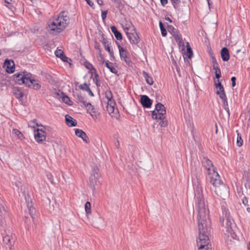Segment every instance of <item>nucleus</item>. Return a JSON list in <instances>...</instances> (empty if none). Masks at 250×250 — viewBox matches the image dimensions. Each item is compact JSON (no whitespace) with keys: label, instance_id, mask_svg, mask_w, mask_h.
I'll use <instances>...</instances> for the list:
<instances>
[{"label":"nucleus","instance_id":"obj_1","mask_svg":"<svg viewBox=\"0 0 250 250\" xmlns=\"http://www.w3.org/2000/svg\"><path fill=\"white\" fill-rule=\"evenodd\" d=\"M196 207L198 211L199 237L197 244L199 250H212L207 232L210 229L209 210L205 203L201 187H197L195 193Z\"/></svg>","mask_w":250,"mask_h":250},{"label":"nucleus","instance_id":"obj_2","mask_svg":"<svg viewBox=\"0 0 250 250\" xmlns=\"http://www.w3.org/2000/svg\"><path fill=\"white\" fill-rule=\"evenodd\" d=\"M69 18L65 12L60 13L57 16L49 20L46 28L48 32L56 35L63 31L69 23Z\"/></svg>","mask_w":250,"mask_h":250},{"label":"nucleus","instance_id":"obj_3","mask_svg":"<svg viewBox=\"0 0 250 250\" xmlns=\"http://www.w3.org/2000/svg\"><path fill=\"white\" fill-rule=\"evenodd\" d=\"M14 76L16 78V82L20 84H25L35 90H38L41 87V83L38 80L32 78L30 74H25L21 73L15 74Z\"/></svg>","mask_w":250,"mask_h":250},{"label":"nucleus","instance_id":"obj_4","mask_svg":"<svg viewBox=\"0 0 250 250\" xmlns=\"http://www.w3.org/2000/svg\"><path fill=\"white\" fill-rule=\"evenodd\" d=\"M123 28L132 44H137L139 42V37L133 25L129 23L123 26Z\"/></svg>","mask_w":250,"mask_h":250},{"label":"nucleus","instance_id":"obj_5","mask_svg":"<svg viewBox=\"0 0 250 250\" xmlns=\"http://www.w3.org/2000/svg\"><path fill=\"white\" fill-rule=\"evenodd\" d=\"M166 110H152V117L153 119L160 121L159 125L162 127L167 125V121L166 119Z\"/></svg>","mask_w":250,"mask_h":250},{"label":"nucleus","instance_id":"obj_6","mask_svg":"<svg viewBox=\"0 0 250 250\" xmlns=\"http://www.w3.org/2000/svg\"><path fill=\"white\" fill-rule=\"evenodd\" d=\"M208 175L210 180V183L214 187H218L223 183L221 180L220 175L215 170L208 172Z\"/></svg>","mask_w":250,"mask_h":250},{"label":"nucleus","instance_id":"obj_7","mask_svg":"<svg viewBox=\"0 0 250 250\" xmlns=\"http://www.w3.org/2000/svg\"><path fill=\"white\" fill-rule=\"evenodd\" d=\"M215 192L216 194L219 196L221 198L225 199L229 194V188L223 183L221 184L218 187H215Z\"/></svg>","mask_w":250,"mask_h":250},{"label":"nucleus","instance_id":"obj_8","mask_svg":"<svg viewBox=\"0 0 250 250\" xmlns=\"http://www.w3.org/2000/svg\"><path fill=\"white\" fill-rule=\"evenodd\" d=\"M223 219L221 218L220 220L222 223L223 226H226L228 229L230 227L231 225V217L230 216V212L227 208H224L223 211Z\"/></svg>","mask_w":250,"mask_h":250},{"label":"nucleus","instance_id":"obj_9","mask_svg":"<svg viewBox=\"0 0 250 250\" xmlns=\"http://www.w3.org/2000/svg\"><path fill=\"white\" fill-rule=\"evenodd\" d=\"M218 83L215 84V87L216 89V94L219 96L220 99L224 103V104L227 103V98L225 93L224 88L223 86L221 84L219 80H218Z\"/></svg>","mask_w":250,"mask_h":250},{"label":"nucleus","instance_id":"obj_10","mask_svg":"<svg viewBox=\"0 0 250 250\" xmlns=\"http://www.w3.org/2000/svg\"><path fill=\"white\" fill-rule=\"evenodd\" d=\"M35 139L39 143H42L46 140V133L42 129H37L34 134Z\"/></svg>","mask_w":250,"mask_h":250},{"label":"nucleus","instance_id":"obj_11","mask_svg":"<svg viewBox=\"0 0 250 250\" xmlns=\"http://www.w3.org/2000/svg\"><path fill=\"white\" fill-rule=\"evenodd\" d=\"M203 167L207 170V173L215 170L212 162L207 157H204L202 161Z\"/></svg>","mask_w":250,"mask_h":250},{"label":"nucleus","instance_id":"obj_12","mask_svg":"<svg viewBox=\"0 0 250 250\" xmlns=\"http://www.w3.org/2000/svg\"><path fill=\"white\" fill-rule=\"evenodd\" d=\"M3 242L7 248L12 249L14 244V240L11 235L7 234L3 237Z\"/></svg>","mask_w":250,"mask_h":250},{"label":"nucleus","instance_id":"obj_13","mask_svg":"<svg viewBox=\"0 0 250 250\" xmlns=\"http://www.w3.org/2000/svg\"><path fill=\"white\" fill-rule=\"evenodd\" d=\"M100 176L99 169L97 166H94L92 168V173L90 178V182H96Z\"/></svg>","mask_w":250,"mask_h":250},{"label":"nucleus","instance_id":"obj_14","mask_svg":"<svg viewBox=\"0 0 250 250\" xmlns=\"http://www.w3.org/2000/svg\"><path fill=\"white\" fill-rule=\"evenodd\" d=\"M4 67L9 73H12L15 71V63L12 60H6L4 62Z\"/></svg>","mask_w":250,"mask_h":250},{"label":"nucleus","instance_id":"obj_15","mask_svg":"<svg viewBox=\"0 0 250 250\" xmlns=\"http://www.w3.org/2000/svg\"><path fill=\"white\" fill-rule=\"evenodd\" d=\"M118 48L120 52L121 58L127 64L130 63V60L127 57V52L124 48L121 47L120 45H118Z\"/></svg>","mask_w":250,"mask_h":250},{"label":"nucleus","instance_id":"obj_16","mask_svg":"<svg viewBox=\"0 0 250 250\" xmlns=\"http://www.w3.org/2000/svg\"><path fill=\"white\" fill-rule=\"evenodd\" d=\"M56 94L58 98L62 99V101L66 104L69 105L72 104V101L70 100L69 98L67 96L65 95L63 93L58 91L57 92Z\"/></svg>","mask_w":250,"mask_h":250},{"label":"nucleus","instance_id":"obj_17","mask_svg":"<svg viewBox=\"0 0 250 250\" xmlns=\"http://www.w3.org/2000/svg\"><path fill=\"white\" fill-rule=\"evenodd\" d=\"M141 102L145 108H150L152 104V101L146 95H143L141 97Z\"/></svg>","mask_w":250,"mask_h":250},{"label":"nucleus","instance_id":"obj_18","mask_svg":"<svg viewBox=\"0 0 250 250\" xmlns=\"http://www.w3.org/2000/svg\"><path fill=\"white\" fill-rule=\"evenodd\" d=\"M75 134L79 137L81 138L86 143L89 142V139L86 134L82 129L77 128L75 129Z\"/></svg>","mask_w":250,"mask_h":250},{"label":"nucleus","instance_id":"obj_19","mask_svg":"<svg viewBox=\"0 0 250 250\" xmlns=\"http://www.w3.org/2000/svg\"><path fill=\"white\" fill-rule=\"evenodd\" d=\"M66 124L70 127L76 126L77 125V121L69 115L65 116Z\"/></svg>","mask_w":250,"mask_h":250},{"label":"nucleus","instance_id":"obj_20","mask_svg":"<svg viewBox=\"0 0 250 250\" xmlns=\"http://www.w3.org/2000/svg\"><path fill=\"white\" fill-rule=\"evenodd\" d=\"M221 55L222 60L224 61H228L229 59V54L228 49L224 47L222 49L221 51Z\"/></svg>","mask_w":250,"mask_h":250},{"label":"nucleus","instance_id":"obj_21","mask_svg":"<svg viewBox=\"0 0 250 250\" xmlns=\"http://www.w3.org/2000/svg\"><path fill=\"white\" fill-rule=\"evenodd\" d=\"M102 42L103 44L104 45L105 49L107 51H108V52L109 53V55L111 56H113V52L110 49V46H109L108 41L107 40H106L105 39L103 38L102 41Z\"/></svg>","mask_w":250,"mask_h":250},{"label":"nucleus","instance_id":"obj_22","mask_svg":"<svg viewBox=\"0 0 250 250\" xmlns=\"http://www.w3.org/2000/svg\"><path fill=\"white\" fill-rule=\"evenodd\" d=\"M80 88L81 89H82L83 90H85V91H87L90 96H91V97L94 96V94H93V92H92V91L91 90V89H90L89 84H88L87 83H84L81 84L80 86Z\"/></svg>","mask_w":250,"mask_h":250},{"label":"nucleus","instance_id":"obj_23","mask_svg":"<svg viewBox=\"0 0 250 250\" xmlns=\"http://www.w3.org/2000/svg\"><path fill=\"white\" fill-rule=\"evenodd\" d=\"M13 93L17 98H21L23 96V93L22 91L18 87H14L13 88Z\"/></svg>","mask_w":250,"mask_h":250},{"label":"nucleus","instance_id":"obj_24","mask_svg":"<svg viewBox=\"0 0 250 250\" xmlns=\"http://www.w3.org/2000/svg\"><path fill=\"white\" fill-rule=\"evenodd\" d=\"M108 114L113 119L116 120L120 119V114L119 113V110H108Z\"/></svg>","mask_w":250,"mask_h":250},{"label":"nucleus","instance_id":"obj_25","mask_svg":"<svg viewBox=\"0 0 250 250\" xmlns=\"http://www.w3.org/2000/svg\"><path fill=\"white\" fill-rule=\"evenodd\" d=\"M55 55L60 58L63 62H66L67 58L63 56V52L61 49H57L55 52Z\"/></svg>","mask_w":250,"mask_h":250},{"label":"nucleus","instance_id":"obj_26","mask_svg":"<svg viewBox=\"0 0 250 250\" xmlns=\"http://www.w3.org/2000/svg\"><path fill=\"white\" fill-rule=\"evenodd\" d=\"M105 66L108 68L110 71L115 74L117 73V70L112 63L109 62L108 61L105 62Z\"/></svg>","mask_w":250,"mask_h":250},{"label":"nucleus","instance_id":"obj_27","mask_svg":"<svg viewBox=\"0 0 250 250\" xmlns=\"http://www.w3.org/2000/svg\"><path fill=\"white\" fill-rule=\"evenodd\" d=\"M7 214V212L4 206L0 203V219H2Z\"/></svg>","mask_w":250,"mask_h":250},{"label":"nucleus","instance_id":"obj_28","mask_svg":"<svg viewBox=\"0 0 250 250\" xmlns=\"http://www.w3.org/2000/svg\"><path fill=\"white\" fill-rule=\"evenodd\" d=\"M116 105V103L113 99L107 100V108L109 109H114Z\"/></svg>","mask_w":250,"mask_h":250},{"label":"nucleus","instance_id":"obj_29","mask_svg":"<svg viewBox=\"0 0 250 250\" xmlns=\"http://www.w3.org/2000/svg\"><path fill=\"white\" fill-rule=\"evenodd\" d=\"M143 75L146 79V83L149 85H152L153 83V81L152 77L149 76V75L145 72H143Z\"/></svg>","mask_w":250,"mask_h":250},{"label":"nucleus","instance_id":"obj_30","mask_svg":"<svg viewBox=\"0 0 250 250\" xmlns=\"http://www.w3.org/2000/svg\"><path fill=\"white\" fill-rule=\"evenodd\" d=\"M93 119H97L99 117L100 113L98 110H87Z\"/></svg>","mask_w":250,"mask_h":250},{"label":"nucleus","instance_id":"obj_31","mask_svg":"<svg viewBox=\"0 0 250 250\" xmlns=\"http://www.w3.org/2000/svg\"><path fill=\"white\" fill-rule=\"evenodd\" d=\"M12 133L15 134L19 139L22 140L23 138V135L21 132L17 129H13L12 130Z\"/></svg>","mask_w":250,"mask_h":250},{"label":"nucleus","instance_id":"obj_32","mask_svg":"<svg viewBox=\"0 0 250 250\" xmlns=\"http://www.w3.org/2000/svg\"><path fill=\"white\" fill-rule=\"evenodd\" d=\"M172 29H173V36L174 37L176 42L181 40L182 38L181 34L177 30H174L173 27H172Z\"/></svg>","mask_w":250,"mask_h":250},{"label":"nucleus","instance_id":"obj_33","mask_svg":"<svg viewBox=\"0 0 250 250\" xmlns=\"http://www.w3.org/2000/svg\"><path fill=\"white\" fill-rule=\"evenodd\" d=\"M84 208L87 215L91 213V204L88 201L86 202L84 206Z\"/></svg>","mask_w":250,"mask_h":250},{"label":"nucleus","instance_id":"obj_34","mask_svg":"<svg viewBox=\"0 0 250 250\" xmlns=\"http://www.w3.org/2000/svg\"><path fill=\"white\" fill-rule=\"evenodd\" d=\"M237 133V145L238 146H241L243 145V141L242 139L241 134L238 133V130L236 131Z\"/></svg>","mask_w":250,"mask_h":250},{"label":"nucleus","instance_id":"obj_35","mask_svg":"<svg viewBox=\"0 0 250 250\" xmlns=\"http://www.w3.org/2000/svg\"><path fill=\"white\" fill-rule=\"evenodd\" d=\"M213 69L215 70V73L216 75V77L218 79L221 76V71L219 68L218 65L213 67Z\"/></svg>","mask_w":250,"mask_h":250},{"label":"nucleus","instance_id":"obj_36","mask_svg":"<svg viewBox=\"0 0 250 250\" xmlns=\"http://www.w3.org/2000/svg\"><path fill=\"white\" fill-rule=\"evenodd\" d=\"M37 120L34 119L31 121L28 124V126L31 128H35L36 126H39L40 125L36 122Z\"/></svg>","mask_w":250,"mask_h":250},{"label":"nucleus","instance_id":"obj_37","mask_svg":"<svg viewBox=\"0 0 250 250\" xmlns=\"http://www.w3.org/2000/svg\"><path fill=\"white\" fill-rule=\"evenodd\" d=\"M159 25H160V28L161 29L162 35L164 37L166 36L167 34V32L166 29L164 28V27L163 25V23H162L161 21H160Z\"/></svg>","mask_w":250,"mask_h":250},{"label":"nucleus","instance_id":"obj_38","mask_svg":"<svg viewBox=\"0 0 250 250\" xmlns=\"http://www.w3.org/2000/svg\"><path fill=\"white\" fill-rule=\"evenodd\" d=\"M187 55L189 58H190L193 55L192 50L189 46L188 43L187 44Z\"/></svg>","mask_w":250,"mask_h":250},{"label":"nucleus","instance_id":"obj_39","mask_svg":"<svg viewBox=\"0 0 250 250\" xmlns=\"http://www.w3.org/2000/svg\"><path fill=\"white\" fill-rule=\"evenodd\" d=\"M97 57L99 61H100L102 63H104V59L103 55L101 53V50L98 52Z\"/></svg>","mask_w":250,"mask_h":250},{"label":"nucleus","instance_id":"obj_40","mask_svg":"<svg viewBox=\"0 0 250 250\" xmlns=\"http://www.w3.org/2000/svg\"><path fill=\"white\" fill-rule=\"evenodd\" d=\"M165 106L161 103H157L155 107V109H165Z\"/></svg>","mask_w":250,"mask_h":250},{"label":"nucleus","instance_id":"obj_41","mask_svg":"<svg viewBox=\"0 0 250 250\" xmlns=\"http://www.w3.org/2000/svg\"><path fill=\"white\" fill-rule=\"evenodd\" d=\"M105 97L107 99V100H109L112 99V94L111 91H107L105 93Z\"/></svg>","mask_w":250,"mask_h":250},{"label":"nucleus","instance_id":"obj_42","mask_svg":"<svg viewBox=\"0 0 250 250\" xmlns=\"http://www.w3.org/2000/svg\"><path fill=\"white\" fill-rule=\"evenodd\" d=\"M175 8H178L180 3V0H171Z\"/></svg>","mask_w":250,"mask_h":250},{"label":"nucleus","instance_id":"obj_43","mask_svg":"<svg viewBox=\"0 0 250 250\" xmlns=\"http://www.w3.org/2000/svg\"><path fill=\"white\" fill-rule=\"evenodd\" d=\"M114 36L116 38V39L118 40H121L122 39V36L121 33L118 31L116 33H115Z\"/></svg>","mask_w":250,"mask_h":250},{"label":"nucleus","instance_id":"obj_44","mask_svg":"<svg viewBox=\"0 0 250 250\" xmlns=\"http://www.w3.org/2000/svg\"><path fill=\"white\" fill-rule=\"evenodd\" d=\"M242 203L244 205V206L246 207L250 206L248 199L246 197H244L243 199H242Z\"/></svg>","mask_w":250,"mask_h":250},{"label":"nucleus","instance_id":"obj_45","mask_svg":"<svg viewBox=\"0 0 250 250\" xmlns=\"http://www.w3.org/2000/svg\"><path fill=\"white\" fill-rule=\"evenodd\" d=\"M211 60H212V66L214 67L216 66H218V64L217 62V60L215 59L214 56H211Z\"/></svg>","mask_w":250,"mask_h":250},{"label":"nucleus","instance_id":"obj_46","mask_svg":"<svg viewBox=\"0 0 250 250\" xmlns=\"http://www.w3.org/2000/svg\"><path fill=\"white\" fill-rule=\"evenodd\" d=\"M180 47H182V49H184V43L182 39L176 42Z\"/></svg>","mask_w":250,"mask_h":250},{"label":"nucleus","instance_id":"obj_47","mask_svg":"<svg viewBox=\"0 0 250 250\" xmlns=\"http://www.w3.org/2000/svg\"><path fill=\"white\" fill-rule=\"evenodd\" d=\"M180 47H182V49H184V43L182 39L176 42Z\"/></svg>","mask_w":250,"mask_h":250},{"label":"nucleus","instance_id":"obj_48","mask_svg":"<svg viewBox=\"0 0 250 250\" xmlns=\"http://www.w3.org/2000/svg\"><path fill=\"white\" fill-rule=\"evenodd\" d=\"M107 14V11H103L102 12V18L103 20H104L106 18V15Z\"/></svg>","mask_w":250,"mask_h":250},{"label":"nucleus","instance_id":"obj_49","mask_svg":"<svg viewBox=\"0 0 250 250\" xmlns=\"http://www.w3.org/2000/svg\"><path fill=\"white\" fill-rule=\"evenodd\" d=\"M29 211L31 217H33V213L35 211V209L34 208L30 207L29 208Z\"/></svg>","mask_w":250,"mask_h":250},{"label":"nucleus","instance_id":"obj_50","mask_svg":"<svg viewBox=\"0 0 250 250\" xmlns=\"http://www.w3.org/2000/svg\"><path fill=\"white\" fill-rule=\"evenodd\" d=\"M47 176L48 177V178L49 179L50 181L53 183V176L52 175V174L51 173H47Z\"/></svg>","mask_w":250,"mask_h":250},{"label":"nucleus","instance_id":"obj_51","mask_svg":"<svg viewBox=\"0 0 250 250\" xmlns=\"http://www.w3.org/2000/svg\"><path fill=\"white\" fill-rule=\"evenodd\" d=\"M231 81L232 82V86L234 87L236 85V83H235L236 78L235 77H232L231 78Z\"/></svg>","mask_w":250,"mask_h":250},{"label":"nucleus","instance_id":"obj_52","mask_svg":"<svg viewBox=\"0 0 250 250\" xmlns=\"http://www.w3.org/2000/svg\"><path fill=\"white\" fill-rule=\"evenodd\" d=\"M111 30L114 34L115 33H116L118 30H117V28L114 26H112L111 27Z\"/></svg>","mask_w":250,"mask_h":250},{"label":"nucleus","instance_id":"obj_53","mask_svg":"<svg viewBox=\"0 0 250 250\" xmlns=\"http://www.w3.org/2000/svg\"><path fill=\"white\" fill-rule=\"evenodd\" d=\"M94 47H95V48L96 49L98 50V52H99V51L101 50V49H100V44L98 43L95 42V45H94Z\"/></svg>","mask_w":250,"mask_h":250},{"label":"nucleus","instance_id":"obj_54","mask_svg":"<svg viewBox=\"0 0 250 250\" xmlns=\"http://www.w3.org/2000/svg\"><path fill=\"white\" fill-rule=\"evenodd\" d=\"M87 2V3L89 4V6L91 7H92L94 5L93 3H92L90 0H85Z\"/></svg>","mask_w":250,"mask_h":250},{"label":"nucleus","instance_id":"obj_55","mask_svg":"<svg viewBox=\"0 0 250 250\" xmlns=\"http://www.w3.org/2000/svg\"><path fill=\"white\" fill-rule=\"evenodd\" d=\"M161 3L163 5H165L167 3V0H161Z\"/></svg>","mask_w":250,"mask_h":250},{"label":"nucleus","instance_id":"obj_56","mask_svg":"<svg viewBox=\"0 0 250 250\" xmlns=\"http://www.w3.org/2000/svg\"><path fill=\"white\" fill-rule=\"evenodd\" d=\"M116 146L117 148H119L120 147V143L119 140H117L116 143Z\"/></svg>","mask_w":250,"mask_h":250},{"label":"nucleus","instance_id":"obj_57","mask_svg":"<svg viewBox=\"0 0 250 250\" xmlns=\"http://www.w3.org/2000/svg\"><path fill=\"white\" fill-rule=\"evenodd\" d=\"M40 125L39 126H41L42 128H38L37 129H42V131H45V127L43 126L42 125Z\"/></svg>","mask_w":250,"mask_h":250},{"label":"nucleus","instance_id":"obj_58","mask_svg":"<svg viewBox=\"0 0 250 250\" xmlns=\"http://www.w3.org/2000/svg\"><path fill=\"white\" fill-rule=\"evenodd\" d=\"M97 3L100 5H102L103 4L102 0H97Z\"/></svg>","mask_w":250,"mask_h":250},{"label":"nucleus","instance_id":"obj_59","mask_svg":"<svg viewBox=\"0 0 250 250\" xmlns=\"http://www.w3.org/2000/svg\"><path fill=\"white\" fill-rule=\"evenodd\" d=\"M13 0H4L5 2L8 4H10L12 3Z\"/></svg>","mask_w":250,"mask_h":250},{"label":"nucleus","instance_id":"obj_60","mask_svg":"<svg viewBox=\"0 0 250 250\" xmlns=\"http://www.w3.org/2000/svg\"><path fill=\"white\" fill-rule=\"evenodd\" d=\"M86 67L88 68V69H91L93 68V66L91 64H89L88 65L86 66Z\"/></svg>","mask_w":250,"mask_h":250},{"label":"nucleus","instance_id":"obj_61","mask_svg":"<svg viewBox=\"0 0 250 250\" xmlns=\"http://www.w3.org/2000/svg\"><path fill=\"white\" fill-rule=\"evenodd\" d=\"M250 206H249L246 207V208H246V209H247V210L249 212H250Z\"/></svg>","mask_w":250,"mask_h":250},{"label":"nucleus","instance_id":"obj_62","mask_svg":"<svg viewBox=\"0 0 250 250\" xmlns=\"http://www.w3.org/2000/svg\"><path fill=\"white\" fill-rule=\"evenodd\" d=\"M247 249H248V250H250V241L249 242V243L247 245Z\"/></svg>","mask_w":250,"mask_h":250},{"label":"nucleus","instance_id":"obj_63","mask_svg":"<svg viewBox=\"0 0 250 250\" xmlns=\"http://www.w3.org/2000/svg\"><path fill=\"white\" fill-rule=\"evenodd\" d=\"M215 127H216L215 133L217 134L218 132V128H217V125L216 124H215Z\"/></svg>","mask_w":250,"mask_h":250},{"label":"nucleus","instance_id":"obj_64","mask_svg":"<svg viewBox=\"0 0 250 250\" xmlns=\"http://www.w3.org/2000/svg\"><path fill=\"white\" fill-rule=\"evenodd\" d=\"M166 20L167 21H169V22H171V21H171V19H170L169 18H168V17L166 18Z\"/></svg>","mask_w":250,"mask_h":250}]
</instances>
